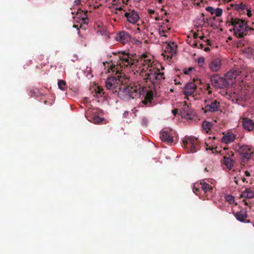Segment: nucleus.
I'll return each mask as SVG.
<instances>
[{
	"instance_id": "1",
	"label": "nucleus",
	"mask_w": 254,
	"mask_h": 254,
	"mask_svg": "<svg viewBox=\"0 0 254 254\" xmlns=\"http://www.w3.org/2000/svg\"><path fill=\"white\" fill-rule=\"evenodd\" d=\"M138 61L132 58L131 55L123 52L119 56V59L115 64H112L109 72L114 73V76L108 77L106 81L107 89L112 90L113 93L117 92L118 96L123 100L135 98L141 94V88L137 85H126L123 84V69L131 68L136 66Z\"/></svg>"
},
{
	"instance_id": "2",
	"label": "nucleus",
	"mask_w": 254,
	"mask_h": 254,
	"mask_svg": "<svg viewBox=\"0 0 254 254\" xmlns=\"http://www.w3.org/2000/svg\"><path fill=\"white\" fill-rule=\"evenodd\" d=\"M147 56L142 55L140 59V62L143 61L142 65L146 67L147 71H142L140 75L145 82H151L155 87L158 86L161 81L165 79L164 72H161L158 68H150L151 67L152 62L150 59H148Z\"/></svg>"
},
{
	"instance_id": "3",
	"label": "nucleus",
	"mask_w": 254,
	"mask_h": 254,
	"mask_svg": "<svg viewBox=\"0 0 254 254\" xmlns=\"http://www.w3.org/2000/svg\"><path fill=\"white\" fill-rule=\"evenodd\" d=\"M230 23L234 26V35L237 38H244L247 35L253 34L254 31V27H249L245 20L232 17Z\"/></svg>"
},
{
	"instance_id": "4",
	"label": "nucleus",
	"mask_w": 254,
	"mask_h": 254,
	"mask_svg": "<svg viewBox=\"0 0 254 254\" xmlns=\"http://www.w3.org/2000/svg\"><path fill=\"white\" fill-rule=\"evenodd\" d=\"M233 149L238 153L243 159L248 160L254 156V150L252 146L239 143L233 144Z\"/></svg>"
},
{
	"instance_id": "5",
	"label": "nucleus",
	"mask_w": 254,
	"mask_h": 254,
	"mask_svg": "<svg viewBox=\"0 0 254 254\" xmlns=\"http://www.w3.org/2000/svg\"><path fill=\"white\" fill-rule=\"evenodd\" d=\"M220 107L219 102L207 96L204 100V106L202 107V110L205 114L213 113L221 111Z\"/></svg>"
},
{
	"instance_id": "6",
	"label": "nucleus",
	"mask_w": 254,
	"mask_h": 254,
	"mask_svg": "<svg viewBox=\"0 0 254 254\" xmlns=\"http://www.w3.org/2000/svg\"><path fill=\"white\" fill-rule=\"evenodd\" d=\"M183 146L188 152L194 153L198 149V141L197 138L186 136L183 140Z\"/></svg>"
},
{
	"instance_id": "7",
	"label": "nucleus",
	"mask_w": 254,
	"mask_h": 254,
	"mask_svg": "<svg viewBox=\"0 0 254 254\" xmlns=\"http://www.w3.org/2000/svg\"><path fill=\"white\" fill-rule=\"evenodd\" d=\"M210 82L212 86L216 88H223L228 84L226 79L217 74H214L210 77Z\"/></svg>"
},
{
	"instance_id": "8",
	"label": "nucleus",
	"mask_w": 254,
	"mask_h": 254,
	"mask_svg": "<svg viewBox=\"0 0 254 254\" xmlns=\"http://www.w3.org/2000/svg\"><path fill=\"white\" fill-rule=\"evenodd\" d=\"M174 134L175 132L172 129H163L160 132V138L163 142L171 144L174 142Z\"/></svg>"
},
{
	"instance_id": "9",
	"label": "nucleus",
	"mask_w": 254,
	"mask_h": 254,
	"mask_svg": "<svg viewBox=\"0 0 254 254\" xmlns=\"http://www.w3.org/2000/svg\"><path fill=\"white\" fill-rule=\"evenodd\" d=\"M176 48L177 46L174 42L166 43L165 52L162 54V56H163L165 59H171V57L176 54Z\"/></svg>"
},
{
	"instance_id": "10",
	"label": "nucleus",
	"mask_w": 254,
	"mask_h": 254,
	"mask_svg": "<svg viewBox=\"0 0 254 254\" xmlns=\"http://www.w3.org/2000/svg\"><path fill=\"white\" fill-rule=\"evenodd\" d=\"M125 16L127 18V21L131 24L136 23L139 18L137 12L134 9H129L128 12H125Z\"/></svg>"
},
{
	"instance_id": "11",
	"label": "nucleus",
	"mask_w": 254,
	"mask_h": 254,
	"mask_svg": "<svg viewBox=\"0 0 254 254\" xmlns=\"http://www.w3.org/2000/svg\"><path fill=\"white\" fill-rule=\"evenodd\" d=\"M87 11L84 12L80 9L78 10L76 13V17H75L74 19H79V20H77V22H79L80 25L82 24H87L88 22V18H87Z\"/></svg>"
},
{
	"instance_id": "12",
	"label": "nucleus",
	"mask_w": 254,
	"mask_h": 254,
	"mask_svg": "<svg viewBox=\"0 0 254 254\" xmlns=\"http://www.w3.org/2000/svg\"><path fill=\"white\" fill-rule=\"evenodd\" d=\"M197 85L193 82L188 83L184 88L183 92L187 96L191 95L196 90Z\"/></svg>"
},
{
	"instance_id": "13",
	"label": "nucleus",
	"mask_w": 254,
	"mask_h": 254,
	"mask_svg": "<svg viewBox=\"0 0 254 254\" xmlns=\"http://www.w3.org/2000/svg\"><path fill=\"white\" fill-rule=\"evenodd\" d=\"M222 65L221 61L217 58L212 60L209 64V68L213 72L218 71Z\"/></svg>"
},
{
	"instance_id": "14",
	"label": "nucleus",
	"mask_w": 254,
	"mask_h": 254,
	"mask_svg": "<svg viewBox=\"0 0 254 254\" xmlns=\"http://www.w3.org/2000/svg\"><path fill=\"white\" fill-rule=\"evenodd\" d=\"M116 39L117 41L125 44L129 41L130 36L127 32L122 31L118 33Z\"/></svg>"
},
{
	"instance_id": "15",
	"label": "nucleus",
	"mask_w": 254,
	"mask_h": 254,
	"mask_svg": "<svg viewBox=\"0 0 254 254\" xmlns=\"http://www.w3.org/2000/svg\"><path fill=\"white\" fill-rule=\"evenodd\" d=\"M236 138V135L232 132H227L221 138V142L226 144L233 142Z\"/></svg>"
},
{
	"instance_id": "16",
	"label": "nucleus",
	"mask_w": 254,
	"mask_h": 254,
	"mask_svg": "<svg viewBox=\"0 0 254 254\" xmlns=\"http://www.w3.org/2000/svg\"><path fill=\"white\" fill-rule=\"evenodd\" d=\"M243 126L244 128L248 131L252 130L254 128V123L248 118L243 119Z\"/></svg>"
},
{
	"instance_id": "17",
	"label": "nucleus",
	"mask_w": 254,
	"mask_h": 254,
	"mask_svg": "<svg viewBox=\"0 0 254 254\" xmlns=\"http://www.w3.org/2000/svg\"><path fill=\"white\" fill-rule=\"evenodd\" d=\"M199 185H200L201 189L203 190L205 194H207L209 192H212L213 188L208 183H206L203 181L199 183Z\"/></svg>"
},
{
	"instance_id": "18",
	"label": "nucleus",
	"mask_w": 254,
	"mask_h": 254,
	"mask_svg": "<svg viewBox=\"0 0 254 254\" xmlns=\"http://www.w3.org/2000/svg\"><path fill=\"white\" fill-rule=\"evenodd\" d=\"M235 216L240 221L245 222L247 218V212L244 210L235 213Z\"/></svg>"
},
{
	"instance_id": "19",
	"label": "nucleus",
	"mask_w": 254,
	"mask_h": 254,
	"mask_svg": "<svg viewBox=\"0 0 254 254\" xmlns=\"http://www.w3.org/2000/svg\"><path fill=\"white\" fill-rule=\"evenodd\" d=\"M152 99L153 92L152 91H149L146 93L144 100L142 101V103L146 105L148 104L150 105Z\"/></svg>"
},
{
	"instance_id": "20",
	"label": "nucleus",
	"mask_w": 254,
	"mask_h": 254,
	"mask_svg": "<svg viewBox=\"0 0 254 254\" xmlns=\"http://www.w3.org/2000/svg\"><path fill=\"white\" fill-rule=\"evenodd\" d=\"M242 196L248 198H252L254 197V191L251 188L246 189L242 193Z\"/></svg>"
},
{
	"instance_id": "21",
	"label": "nucleus",
	"mask_w": 254,
	"mask_h": 254,
	"mask_svg": "<svg viewBox=\"0 0 254 254\" xmlns=\"http://www.w3.org/2000/svg\"><path fill=\"white\" fill-rule=\"evenodd\" d=\"M103 24L102 23H99L97 25V27L98 28L97 32H99L101 35L103 36H107L108 32L106 29L102 26Z\"/></svg>"
},
{
	"instance_id": "22",
	"label": "nucleus",
	"mask_w": 254,
	"mask_h": 254,
	"mask_svg": "<svg viewBox=\"0 0 254 254\" xmlns=\"http://www.w3.org/2000/svg\"><path fill=\"white\" fill-rule=\"evenodd\" d=\"M234 160L231 158H224V164L229 170H231L232 169L234 165Z\"/></svg>"
},
{
	"instance_id": "23",
	"label": "nucleus",
	"mask_w": 254,
	"mask_h": 254,
	"mask_svg": "<svg viewBox=\"0 0 254 254\" xmlns=\"http://www.w3.org/2000/svg\"><path fill=\"white\" fill-rule=\"evenodd\" d=\"M234 9L239 11H243L245 9H247V6L243 4V2L235 4L234 6Z\"/></svg>"
},
{
	"instance_id": "24",
	"label": "nucleus",
	"mask_w": 254,
	"mask_h": 254,
	"mask_svg": "<svg viewBox=\"0 0 254 254\" xmlns=\"http://www.w3.org/2000/svg\"><path fill=\"white\" fill-rule=\"evenodd\" d=\"M189 107L186 105H184L183 110L180 111V115L182 117L189 118V114L188 112Z\"/></svg>"
},
{
	"instance_id": "25",
	"label": "nucleus",
	"mask_w": 254,
	"mask_h": 254,
	"mask_svg": "<svg viewBox=\"0 0 254 254\" xmlns=\"http://www.w3.org/2000/svg\"><path fill=\"white\" fill-rule=\"evenodd\" d=\"M211 124L204 121L203 122L202 125V127L203 129L206 132V133H208L209 131L210 130Z\"/></svg>"
},
{
	"instance_id": "26",
	"label": "nucleus",
	"mask_w": 254,
	"mask_h": 254,
	"mask_svg": "<svg viewBox=\"0 0 254 254\" xmlns=\"http://www.w3.org/2000/svg\"><path fill=\"white\" fill-rule=\"evenodd\" d=\"M58 84L59 88L61 90H62L63 91H64L65 90L66 83L65 81H64V80H62V79L59 80L58 81Z\"/></svg>"
},
{
	"instance_id": "27",
	"label": "nucleus",
	"mask_w": 254,
	"mask_h": 254,
	"mask_svg": "<svg viewBox=\"0 0 254 254\" xmlns=\"http://www.w3.org/2000/svg\"><path fill=\"white\" fill-rule=\"evenodd\" d=\"M200 188V185H199V183L195 184L193 188V192L197 195L199 192Z\"/></svg>"
},
{
	"instance_id": "28",
	"label": "nucleus",
	"mask_w": 254,
	"mask_h": 254,
	"mask_svg": "<svg viewBox=\"0 0 254 254\" xmlns=\"http://www.w3.org/2000/svg\"><path fill=\"white\" fill-rule=\"evenodd\" d=\"M223 11L221 8H217L216 9H215L214 13L217 17L220 16L222 14Z\"/></svg>"
},
{
	"instance_id": "29",
	"label": "nucleus",
	"mask_w": 254,
	"mask_h": 254,
	"mask_svg": "<svg viewBox=\"0 0 254 254\" xmlns=\"http://www.w3.org/2000/svg\"><path fill=\"white\" fill-rule=\"evenodd\" d=\"M102 121V119L98 116H95L93 118V122L95 124H98Z\"/></svg>"
},
{
	"instance_id": "30",
	"label": "nucleus",
	"mask_w": 254,
	"mask_h": 254,
	"mask_svg": "<svg viewBox=\"0 0 254 254\" xmlns=\"http://www.w3.org/2000/svg\"><path fill=\"white\" fill-rule=\"evenodd\" d=\"M205 62V58L203 57H201L198 58L197 63L200 66H202Z\"/></svg>"
},
{
	"instance_id": "31",
	"label": "nucleus",
	"mask_w": 254,
	"mask_h": 254,
	"mask_svg": "<svg viewBox=\"0 0 254 254\" xmlns=\"http://www.w3.org/2000/svg\"><path fill=\"white\" fill-rule=\"evenodd\" d=\"M103 89L99 86H98L97 89L95 90L96 93L99 94L101 96H102V94H104Z\"/></svg>"
},
{
	"instance_id": "32",
	"label": "nucleus",
	"mask_w": 254,
	"mask_h": 254,
	"mask_svg": "<svg viewBox=\"0 0 254 254\" xmlns=\"http://www.w3.org/2000/svg\"><path fill=\"white\" fill-rule=\"evenodd\" d=\"M226 200L230 204L233 203L235 201L234 197L232 195H227L226 197Z\"/></svg>"
},
{
	"instance_id": "33",
	"label": "nucleus",
	"mask_w": 254,
	"mask_h": 254,
	"mask_svg": "<svg viewBox=\"0 0 254 254\" xmlns=\"http://www.w3.org/2000/svg\"><path fill=\"white\" fill-rule=\"evenodd\" d=\"M205 9L211 14H213L214 13L215 9L212 6H207L206 7Z\"/></svg>"
},
{
	"instance_id": "34",
	"label": "nucleus",
	"mask_w": 254,
	"mask_h": 254,
	"mask_svg": "<svg viewBox=\"0 0 254 254\" xmlns=\"http://www.w3.org/2000/svg\"><path fill=\"white\" fill-rule=\"evenodd\" d=\"M234 153L232 151H228V153H227V154L224 156L223 158H231V157L234 156Z\"/></svg>"
},
{
	"instance_id": "35",
	"label": "nucleus",
	"mask_w": 254,
	"mask_h": 254,
	"mask_svg": "<svg viewBox=\"0 0 254 254\" xmlns=\"http://www.w3.org/2000/svg\"><path fill=\"white\" fill-rule=\"evenodd\" d=\"M148 123V120L145 118H143L141 121V124L144 126H146Z\"/></svg>"
},
{
	"instance_id": "36",
	"label": "nucleus",
	"mask_w": 254,
	"mask_h": 254,
	"mask_svg": "<svg viewBox=\"0 0 254 254\" xmlns=\"http://www.w3.org/2000/svg\"><path fill=\"white\" fill-rule=\"evenodd\" d=\"M228 76H229V78L231 79L235 78L236 76V74H234L233 72H232L231 71L229 72L228 73Z\"/></svg>"
},
{
	"instance_id": "37",
	"label": "nucleus",
	"mask_w": 254,
	"mask_h": 254,
	"mask_svg": "<svg viewBox=\"0 0 254 254\" xmlns=\"http://www.w3.org/2000/svg\"><path fill=\"white\" fill-rule=\"evenodd\" d=\"M247 52L249 53H251L252 55L254 56V48H248L247 50Z\"/></svg>"
},
{
	"instance_id": "38",
	"label": "nucleus",
	"mask_w": 254,
	"mask_h": 254,
	"mask_svg": "<svg viewBox=\"0 0 254 254\" xmlns=\"http://www.w3.org/2000/svg\"><path fill=\"white\" fill-rule=\"evenodd\" d=\"M192 68L191 67H190L188 69H185L184 70V72L185 74H189L190 72L192 70Z\"/></svg>"
},
{
	"instance_id": "39",
	"label": "nucleus",
	"mask_w": 254,
	"mask_h": 254,
	"mask_svg": "<svg viewBox=\"0 0 254 254\" xmlns=\"http://www.w3.org/2000/svg\"><path fill=\"white\" fill-rule=\"evenodd\" d=\"M191 46L194 48H198V43L196 41H194L193 44H192Z\"/></svg>"
},
{
	"instance_id": "40",
	"label": "nucleus",
	"mask_w": 254,
	"mask_h": 254,
	"mask_svg": "<svg viewBox=\"0 0 254 254\" xmlns=\"http://www.w3.org/2000/svg\"><path fill=\"white\" fill-rule=\"evenodd\" d=\"M206 145L207 147H206V150H211L213 151L215 148H214L213 147L211 146H208V145L206 143Z\"/></svg>"
},
{
	"instance_id": "41",
	"label": "nucleus",
	"mask_w": 254,
	"mask_h": 254,
	"mask_svg": "<svg viewBox=\"0 0 254 254\" xmlns=\"http://www.w3.org/2000/svg\"><path fill=\"white\" fill-rule=\"evenodd\" d=\"M165 30H162V31H159V34L162 36H164V37H167V36L165 34Z\"/></svg>"
},
{
	"instance_id": "42",
	"label": "nucleus",
	"mask_w": 254,
	"mask_h": 254,
	"mask_svg": "<svg viewBox=\"0 0 254 254\" xmlns=\"http://www.w3.org/2000/svg\"><path fill=\"white\" fill-rule=\"evenodd\" d=\"M178 112V110L177 109H175L172 110V113L174 114V115L176 116Z\"/></svg>"
},
{
	"instance_id": "43",
	"label": "nucleus",
	"mask_w": 254,
	"mask_h": 254,
	"mask_svg": "<svg viewBox=\"0 0 254 254\" xmlns=\"http://www.w3.org/2000/svg\"><path fill=\"white\" fill-rule=\"evenodd\" d=\"M148 13H149V14L152 15V14H154V13L155 11H154V10L151 9H149L148 10Z\"/></svg>"
},
{
	"instance_id": "44",
	"label": "nucleus",
	"mask_w": 254,
	"mask_h": 254,
	"mask_svg": "<svg viewBox=\"0 0 254 254\" xmlns=\"http://www.w3.org/2000/svg\"><path fill=\"white\" fill-rule=\"evenodd\" d=\"M244 45V44L243 43V41H240L238 43V47L241 46H243Z\"/></svg>"
},
{
	"instance_id": "45",
	"label": "nucleus",
	"mask_w": 254,
	"mask_h": 254,
	"mask_svg": "<svg viewBox=\"0 0 254 254\" xmlns=\"http://www.w3.org/2000/svg\"><path fill=\"white\" fill-rule=\"evenodd\" d=\"M245 173L246 176L247 177H250L251 176L250 173L248 171H246L245 172Z\"/></svg>"
},
{
	"instance_id": "46",
	"label": "nucleus",
	"mask_w": 254,
	"mask_h": 254,
	"mask_svg": "<svg viewBox=\"0 0 254 254\" xmlns=\"http://www.w3.org/2000/svg\"><path fill=\"white\" fill-rule=\"evenodd\" d=\"M247 11H248V12H247L248 16L249 17H251V15H252L251 13V10L250 9H248V8H247Z\"/></svg>"
},
{
	"instance_id": "47",
	"label": "nucleus",
	"mask_w": 254,
	"mask_h": 254,
	"mask_svg": "<svg viewBox=\"0 0 254 254\" xmlns=\"http://www.w3.org/2000/svg\"><path fill=\"white\" fill-rule=\"evenodd\" d=\"M80 3V0H75L74 1V3L75 5H78Z\"/></svg>"
},
{
	"instance_id": "48",
	"label": "nucleus",
	"mask_w": 254,
	"mask_h": 254,
	"mask_svg": "<svg viewBox=\"0 0 254 254\" xmlns=\"http://www.w3.org/2000/svg\"><path fill=\"white\" fill-rule=\"evenodd\" d=\"M204 45L201 43H198V49H202Z\"/></svg>"
},
{
	"instance_id": "49",
	"label": "nucleus",
	"mask_w": 254,
	"mask_h": 254,
	"mask_svg": "<svg viewBox=\"0 0 254 254\" xmlns=\"http://www.w3.org/2000/svg\"><path fill=\"white\" fill-rule=\"evenodd\" d=\"M198 36V34L197 33H193V38L194 39H196Z\"/></svg>"
},
{
	"instance_id": "50",
	"label": "nucleus",
	"mask_w": 254,
	"mask_h": 254,
	"mask_svg": "<svg viewBox=\"0 0 254 254\" xmlns=\"http://www.w3.org/2000/svg\"><path fill=\"white\" fill-rule=\"evenodd\" d=\"M73 28H77L78 31V34L79 33V29L78 28V25H75V24H74L73 25Z\"/></svg>"
},
{
	"instance_id": "51",
	"label": "nucleus",
	"mask_w": 254,
	"mask_h": 254,
	"mask_svg": "<svg viewBox=\"0 0 254 254\" xmlns=\"http://www.w3.org/2000/svg\"><path fill=\"white\" fill-rule=\"evenodd\" d=\"M234 182H235L237 184H238V179H237V177H235L234 178Z\"/></svg>"
},
{
	"instance_id": "52",
	"label": "nucleus",
	"mask_w": 254,
	"mask_h": 254,
	"mask_svg": "<svg viewBox=\"0 0 254 254\" xmlns=\"http://www.w3.org/2000/svg\"><path fill=\"white\" fill-rule=\"evenodd\" d=\"M210 50V48L209 47H206L205 48V49H204V51H205V52H208Z\"/></svg>"
},
{
	"instance_id": "53",
	"label": "nucleus",
	"mask_w": 254,
	"mask_h": 254,
	"mask_svg": "<svg viewBox=\"0 0 254 254\" xmlns=\"http://www.w3.org/2000/svg\"><path fill=\"white\" fill-rule=\"evenodd\" d=\"M116 10H118L119 11H121L123 10L122 7H119L118 8H116Z\"/></svg>"
},
{
	"instance_id": "54",
	"label": "nucleus",
	"mask_w": 254,
	"mask_h": 254,
	"mask_svg": "<svg viewBox=\"0 0 254 254\" xmlns=\"http://www.w3.org/2000/svg\"><path fill=\"white\" fill-rule=\"evenodd\" d=\"M128 112L126 111V112H125L124 113V116L125 117H127V116L128 115Z\"/></svg>"
},
{
	"instance_id": "55",
	"label": "nucleus",
	"mask_w": 254,
	"mask_h": 254,
	"mask_svg": "<svg viewBox=\"0 0 254 254\" xmlns=\"http://www.w3.org/2000/svg\"><path fill=\"white\" fill-rule=\"evenodd\" d=\"M122 0L124 3H126V4H127V1H128V0Z\"/></svg>"
},
{
	"instance_id": "56",
	"label": "nucleus",
	"mask_w": 254,
	"mask_h": 254,
	"mask_svg": "<svg viewBox=\"0 0 254 254\" xmlns=\"http://www.w3.org/2000/svg\"><path fill=\"white\" fill-rule=\"evenodd\" d=\"M42 57H43V56L42 55H40L39 56V58L40 60H42Z\"/></svg>"
},
{
	"instance_id": "57",
	"label": "nucleus",
	"mask_w": 254,
	"mask_h": 254,
	"mask_svg": "<svg viewBox=\"0 0 254 254\" xmlns=\"http://www.w3.org/2000/svg\"><path fill=\"white\" fill-rule=\"evenodd\" d=\"M199 38L201 39V40H202L204 38V36H199Z\"/></svg>"
},
{
	"instance_id": "58",
	"label": "nucleus",
	"mask_w": 254,
	"mask_h": 254,
	"mask_svg": "<svg viewBox=\"0 0 254 254\" xmlns=\"http://www.w3.org/2000/svg\"><path fill=\"white\" fill-rule=\"evenodd\" d=\"M242 180L243 182H245L246 181V179L244 177L242 178Z\"/></svg>"
},
{
	"instance_id": "59",
	"label": "nucleus",
	"mask_w": 254,
	"mask_h": 254,
	"mask_svg": "<svg viewBox=\"0 0 254 254\" xmlns=\"http://www.w3.org/2000/svg\"><path fill=\"white\" fill-rule=\"evenodd\" d=\"M208 94H209V95H210L211 94V91L209 90L208 91Z\"/></svg>"
},
{
	"instance_id": "60",
	"label": "nucleus",
	"mask_w": 254,
	"mask_h": 254,
	"mask_svg": "<svg viewBox=\"0 0 254 254\" xmlns=\"http://www.w3.org/2000/svg\"><path fill=\"white\" fill-rule=\"evenodd\" d=\"M162 0H159V3H161V2H162Z\"/></svg>"
},
{
	"instance_id": "61",
	"label": "nucleus",
	"mask_w": 254,
	"mask_h": 254,
	"mask_svg": "<svg viewBox=\"0 0 254 254\" xmlns=\"http://www.w3.org/2000/svg\"><path fill=\"white\" fill-rule=\"evenodd\" d=\"M207 42H208V44H209V42H210V41H209V40H207Z\"/></svg>"
},
{
	"instance_id": "62",
	"label": "nucleus",
	"mask_w": 254,
	"mask_h": 254,
	"mask_svg": "<svg viewBox=\"0 0 254 254\" xmlns=\"http://www.w3.org/2000/svg\"><path fill=\"white\" fill-rule=\"evenodd\" d=\"M47 101H46V100L44 101V103H45V104H47Z\"/></svg>"
},
{
	"instance_id": "63",
	"label": "nucleus",
	"mask_w": 254,
	"mask_h": 254,
	"mask_svg": "<svg viewBox=\"0 0 254 254\" xmlns=\"http://www.w3.org/2000/svg\"><path fill=\"white\" fill-rule=\"evenodd\" d=\"M137 30L138 31H140V29H139V28H137Z\"/></svg>"
},
{
	"instance_id": "64",
	"label": "nucleus",
	"mask_w": 254,
	"mask_h": 254,
	"mask_svg": "<svg viewBox=\"0 0 254 254\" xmlns=\"http://www.w3.org/2000/svg\"><path fill=\"white\" fill-rule=\"evenodd\" d=\"M204 170H205V171H207V168H205V169H204Z\"/></svg>"
}]
</instances>
